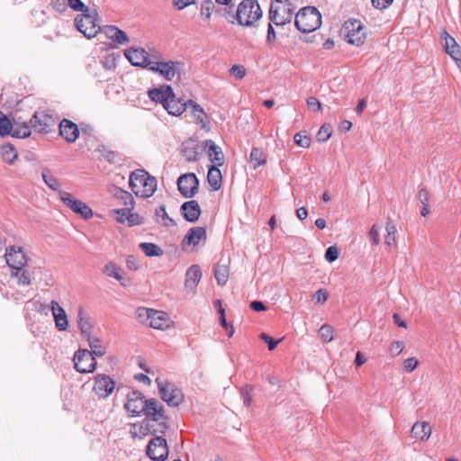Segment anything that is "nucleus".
Wrapping results in <instances>:
<instances>
[{
  "mask_svg": "<svg viewBox=\"0 0 461 461\" xmlns=\"http://www.w3.org/2000/svg\"><path fill=\"white\" fill-rule=\"evenodd\" d=\"M124 406L131 416L143 414L148 419H151L152 421L158 422L160 429L158 430L159 432L164 433L167 430V417L165 415L164 407L156 399H145L140 392L132 391L128 393Z\"/></svg>",
  "mask_w": 461,
  "mask_h": 461,
  "instance_id": "f257e3e1",
  "label": "nucleus"
},
{
  "mask_svg": "<svg viewBox=\"0 0 461 461\" xmlns=\"http://www.w3.org/2000/svg\"><path fill=\"white\" fill-rule=\"evenodd\" d=\"M129 185L136 196L149 198L157 189V179L144 169H137L131 172Z\"/></svg>",
  "mask_w": 461,
  "mask_h": 461,
  "instance_id": "f03ea898",
  "label": "nucleus"
},
{
  "mask_svg": "<svg viewBox=\"0 0 461 461\" xmlns=\"http://www.w3.org/2000/svg\"><path fill=\"white\" fill-rule=\"evenodd\" d=\"M294 23L298 31L309 33L321 26V15L315 7H303L296 14Z\"/></svg>",
  "mask_w": 461,
  "mask_h": 461,
  "instance_id": "7ed1b4c3",
  "label": "nucleus"
},
{
  "mask_svg": "<svg viewBox=\"0 0 461 461\" xmlns=\"http://www.w3.org/2000/svg\"><path fill=\"white\" fill-rule=\"evenodd\" d=\"M262 16L258 3L255 0H243L236 11V19L242 26H251Z\"/></svg>",
  "mask_w": 461,
  "mask_h": 461,
  "instance_id": "20e7f679",
  "label": "nucleus"
},
{
  "mask_svg": "<svg viewBox=\"0 0 461 461\" xmlns=\"http://www.w3.org/2000/svg\"><path fill=\"white\" fill-rule=\"evenodd\" d=\"M152 58H154V59L149 67L150 71L159 74L168 81H171L176 75L180 76L183 70V64L181 62L159 60V55L156 51H154Z\"/></svg>",
  "mask_w": 461,
  "mask_h": 461,
  "instance_id": "39448f33",
  "label": "nucleus"
},
{
  "mask_svg": "<svg viewBox=\"0 0 461 461\" xmlns=\"http://www.w3.org/2000/svg\"><path fill=\"white\" fill-rule=\"evenodd\" d=\"M97 16L98 14L95 9H89L77 16L75 26L87 39H91L101 31V27L96 23Z\"/></svg>",
  "mask_w": 461,
  "mask_h": 461,
  "instance_id": "423d86ee",
  "label": "nucleus"
},
{
  "mask_svg": "<svg viewBox=\"0 0 461 461\" xmlns=\"http://www.w3.org/2000/svg\"><path fill=\"white\" fill-rule=\"evenodd\" d=\"M294 8L288 0H276L269 9L270 21L276 26L291 23Z\"/></svg>",
  "mask_w": 461,
  "mask_h": 461,
  "instance_id": "0eeeda50",
  "label": "nucleus"
},
{
  "mask_svg": "<svg viewBox=\"0 0 461 461\" xmlns=\"http://www.w3.org/2000/svg\"><path fill=\"white\" fill-rule=\"evenodd\" d=\"M158 392L161 399L169 406H178L184 400V395L179 388L174 384L162 380L160 377L156 378Z\"/></svg>",
  "mask_w": 461,
  "mask_h": 461,
  "instance_id": "6e6552de",
  "label": "nucleus"
},
{
  "mask_svg": "<svg viewBox=\"0 0 461 461\" xmlns=\"http://www.w3.org/2000/svg\"><path fill=\"white\" fill-rule=\"evenodd\" d=\"M345 38L349 44L360 46L366 38V32L360 21L348 20L344 23Z\"/></svg>",
  "mask_w": 461,
  "mask_h": 461,
  "instance_id": "1a4fd4ad",
  "label": "nucleus"
},
{
  "mask_svg": "<svg viewBox=\"0 0 461 461\" xmlns=\"http://www.w3.org/2000/svg\"><path fill=\"white\" fill-rule=\"evenodd\" d=\"M73 361L76 370L79 373H93L95 370V358L88 349H78L74 355Z\"/></svg>",
  "mask_w": 461,
  "mask_h": 461,
  "instance_id": "9d476101",
  "label": "nucleus"
},
{
  "mask_svg": "<svg viewBox=\"0 0 461 461\" xmlns=\"http://www.w3.org/2000/svg\"><path fill=\"white\" fill-rule=\"evenodd\" d=\"M146 453L153 461H165L168 456L167 440L160 436L153 438L147 446Z\"/></svg>",
  "mask_w": 461,
  "mask_h": 461,
  "instance_id": "9b49d317",
  "label": "nucleus"
},
{
  "mask_svg": "<svg viewBox=\"0 0 461 461\" xmlns=\"http://www.w3.org/2000/svg\"><path fill=\"white\" fill-rule=\"evenodd\" d=\"M177 188L185 198L194 197L199 189V180L194 173L181 175L177 179Z\"/></svg>",
  "mask_w": 461,
  "mask_h": 461,
  "instance_id": "f8f14e48",
  "label": "nucleus"
},
{
  "mask_svg": "<svg viewBox=\"0 0 461 461\" xmlns=\"http://www.w3.org/2000/svg\"><path fill=\"white\" fill-rule=\"evenodd\" d=\"M59 199L66 206L74 212L80 214L84 219H89L93 216L92 209L86 203L75 199L69 193L59 191Z\"/></svg>",
  "mask_w": 461,
  "mask_h": 461,
  "instance_id": "ddd939ff",
  "label": "nucleus"
},
{
  "mask_svg": "<svg viewBox=\"0 0 461 461\" xmlns=\"http://www.w3.org/2000/svg\"><path fill=\"white\" fill-rule=\"evenodd\" d=\"M153 54L154 53L149 54L142 48H130L126 50L124 53L127 59L133 66L147 68L149 69L154 59V58H152Z\"/></svg>",
  "mask_w": 461,
  "mask_h": 461,
  "instance_id": "4468645a",
  "label": "nucleus"
},
{
  "mask_svg": "<svg viewBox=\"0 0 461 461\" xmlns=\"http://www.w3.org/2000/svg\"><path fill=\"white\" fill-rule=\"evenodd\" d=\"M5 258L7 265L12 269L23 268L27 264V256L21 247L10 246L7 248Z\"/></svg>",
  "mask_w": 461,
  "mask_h": 461,
  "instance_id": "2eb2a0df",
  "label": "nucleus"
},
{
  "mask_svg": "<svg viewBox=\"0 0 461 461\" xmlns=\"http://www.w3.org/2000/svg\"><path fill=\"white\" fill-rule=\"evenodd\" d=\"M206 240V230L203 227H193L191 228L185 236L184 237L181 247L185 251L189 250L191 245L197 247L201 242L205 243Z\"/></svg>",
  "mask_w": 461,
  "mask_h": 461,
  "instance_id": "dca6fc26",
  "label": "nucleus"
},
{
  "mask_svg": "<svg viewBox=\"0 0 461 461\" xmlns=\"http://www.w3.org/2000/svg\"><path fill=\"white\" fill-rule=\"evenodd\" d=\"M114 386L115 384L109 375L98 374L95 377L94 391L100 398L108 397L113 393Z\"/></svg>",
  "mask_w": 461,
  "mask_h": 461,
  "instance_id": "f3484780",
  "label": "nucleus"
},
{
  "mask_svg": "<svg viewBox=\"0 0 461 461\" xmlns=\"http://www.w3.org/2000/svg\"><path fill=\"white\" fill-rule=\"evenodd\" d=\"M203 149L212 166H221L224 163V154L221 149L212 140H206L203 143Z\"/></svg>",
  "mask_w": 461,
  "mask_h": 461,
  "instance_id": "a211bd4d",
  "label": "nucleus"
},
{
  "mask_svg": "<svg viewBox=\"0 0 461 461\" xmlns=\"http://www.w3.org/2000/svg\"><path fill=\"white\" fill-rule=\"evenodd\" d=\"M180 210L185 220L189 222L197 221L202 212L200 205L195 200L185 202Z\"/></svg>",
  "mask_w": 461,
  "mask_h": 461,
  "instance_id": "6ab92c4d",
  "label": "nucleus"
},
{
  "mask_svg": "<svg viewBox=\"0 0 461 461\" xmlns=\"http://www.w3.org/2000/svg\"><path fill=\"white\" fill-rule=\"evenodd\" d=\"M59 134L68 141L75 142L79 135V130L73 122L63 119L59 123Z\"/></svg>",
  "mask_w": 461,
  "mask_h": 461,
  "instance_id": "aec40b11",
  "label": "nucleus"
},
{
  "mask_svg": "<svg viewBox=\"0 0 461 461\" xmlns=\"http://www.w3.org/2000/svg\"><path fill=\"white\" fill-rule=\"evenodd\" d=\"M50 304L57 329L59 330H66L68 327V321L65 310L57 301H51Z\"/></svg>",
  "mask_w": 461,
  "mask_h": 461,
  "instance_id": "412c9836",
  "label": "nucleus"
},
{
  "mask_svg": "<svg viewBox=\"0 0 461 461\" xmlns=\"http://www.w3.org/2000/svg\"><path fill=\"white\" fill-rule=\"evenodd\" d=\"M149 97L157 103H161L165 107L168 98L173 97V89L170 86L164 85L159 88H153L149 91Z\"/></svg>",
  "mask_w": 461,
  "mask_h": 461,
  "instance_id": "4be33fe9",
  "label": "nucleus"
},
{
  "mask_svg": "<svg viewBox=\"0 0 461 461\" xmlns=\"http://www.w3.org/2000/svg\"><path fill=\"white\" fill-rule=\"evenodd\" d=\"M164 108L170 115L179 116L188 109V103L187 101L183 102L182 99L176 98L173 93V97L167 99Z\"/></svg>",
  "mask_w": 461,
  "mask_h": 461,
  "instance_id": "5701e85b",
  "label": "nucleus"
},
{
  "mask_svg": "<svg viewBox=\"0 0 461 461\" xmlns=\"http://www.w3.org/2000/svg\"><path fill=\"white\" fill-rule=\"evenodd\" d=\"M147 324L157 330L167 328L169 326L168 315L164 312L152 310Z\"/></svg>",
  "mask_w": 461,
  "mask_h": 461,
  "instance_id": "b1692460",
  "label": "nucleus"
},
{
  "mask_svg": "<svg viewBox=\"0 0 461 461\" xmlns=\"http://www.w3.org/2000/svg\"><path fill=\"white\" fill-rule=\"evenodd\" d=\"M202 276L201 269L199 266L193 265L191 266L185 274V287L186 289L194 292L200 282Z\"/></svg>",
  "mask_w": 461,
  "mask_h": 461,
  "instance_id": "393cba45",
  "label": "nucleus"
},
{
  "mask_svg": "<svg viewBox=\"0 0 461 461\" xmlns=\"http://www.w3.org/2000/svg\"><path fill=\"white\" fill-rule=\"evenodd\" d=\"M411 433L412 438L427 441L431 435V428L426 421H417L413 424Z\"/></svg>",
  "mask_w": 461,
  "mask_h": 461,
  "instance_id": "a878e982",
  "label": "nucleus"
},
{
  "mask_svg": "<svg viewBox=\"0 0 461 461\" xmlns=\"http://www.w3.org/2000/svg\"><path fill=\"white\" fill-rule=\"evenodd\" d=\"M101 30L107 38L113 40L116 43L123 44L129 42V38L126 33L115 26H104L103 29L101 28Z\"/></svg>",
  "mask_w": 461,
  "mask_h": 461,
  "instance_id": "bb28decb",
  "label": "nucleus"
},
{
  "mask_svg": "<svg viewBox=\"0 0 461 461\" xmlns=\"http://www.w3.org/2000/svg\"><path fill=\"white\" fill-rule=\"evenodd\" d=\"M441 41L442 45L446 50V52L450 56L454 57V55H459L461 52L459 45L456 43V40L447 33V32L443 31L441 33Z\"/></svg>",
  "mask_w": 461,
  "mask_h": 461,
  "instance_id": "cd10ccee",
  "label": "nucleus"
},
{
  "mask_svg": "<svg viewBox=\"0 0 461 461\" xmlns=\"http://www.w3.org/2000/svg\"><path fill=\"white\" fill-rule=\"evenodd\" d=\"M77 325L85 339L91 336L92 324L90 318L83 308H80L77 312Z\"/></svg>",
  "mask_w": 461,
  "mask_h": 461,
  "instance_id": "c85d7f7f",
  "label": "nucleus"
},
{
  "mask_svg": "<svg viewBox=\"0 0 461 461\" xmlns=\"http://www.w3.org/2000/svg\"><path fill=\"white\" fill-rule=\"evenodd\" d=\"M103 272L107 276L113 277L114 279L119 281L122 285L126 286L128 285L127 281L122 277L121 274L122 268L119 267L115 263L108 262L104 266Z\"/></svg>",
  "mask_w": 461,
  "mask_h": 461,
  "instance_id": "c756f323",
  "label": "nucleus"
},
{
  "mask_svg": "<svg viewBox=\"0 0 461 461\" xmlns=\"http://www.w3.org/2000/svg\"><path fill=\"white\" fill-rule=\"evenodd\" d=\"M50 117L44 113H35L31 119L32 127L39 132H47L49 127Z\"/></svg>",
  "mask_w": 461,
  "mask_h": 461,
  "instance_id": "7c9ffc66",
  "label": "nucleus"
},
{
  "mask_svg": "<svg viewBox=\"0 0 461 461\" xmlns=\"http://www.w3.org/2000/svg\"><path fill=\"white\" fill-rule=\"evenodd\" d=\"M220 166H211L208 170L207 180L213 190L217 191L221 186V173Z\"/></svg>",
  "mask_w": 461,
  "mask_h": 461,
  "instance_id": "2f4dec72",
  "label": "nucleus"
},
{
  "mask_svg": "<svg viewBox=\"0 0 461 461\" xmlns=\"http://www.w3.org/2000/svg\"><path fill=\"white\" fill-rule=\"evenodd\" d=\"M42 180L44 183L48 185L49 188H50L53 191H57L59 193V191H62L61 184L59 181V179L52 174L51 170L49 168H43L42 170Z\"/></svg>",
  "mask_w": 461,
  "mask_h": 461,
  "instance_id": "473e14b6",
  "label": "nucleus"
},
{
  "mask_svg": "<svg viewBox=\"0 0 461 461\" xmlns=\"http://www.w3.org/2000/svg\"><path fill=\"white\" fill-rule=\"evenodd\" d=\"M249 158L254 169H257L258 167L267 163L266 154L258 148H253L251 149Z\"/></svg>",
  "mask_w": 461,
  "mask_h": 461,
  "instance_id": "72a5a7b5",
  "label": "nucleus"
},
{
  "mask_svg": "<svg viewBox=\"0 0 461 461\" xmlns=\"http://www.w3.org/2000/svg\"><path fill=\"white\" fill-rule=\"evenodd\" d=\"M31 133H32L31 128L26 122H23L21 124L15 122L13 125V129H12L10 135L12 137L23 139V138L29 137L31 135Z\"/></svg>",
  "mask_w": 461,
  "mask_h": 461,
  "instance_id": "f704fd0d",
  "label": "nucleus"
},
{
  "mask_svg": "<svg viewBox=\"0 0 461 461\" xmlns=\"http://www.w3.org/2000/svg\"><path fill=\"white\" fill-rule=\"evenodd\" d=\"M188 108H191V112L193 115L195 117L196 122L200 124H202L203 127L205 126L206 123V114L203 111V109L197 104L196 103L193 102L192 100H188Z\"/></svg>",
  "mask_w": 461,
  "mask_h": 461,
  "instance_id": "c9c22d12",
  "label": "nucleus"
},
{
  "mask_svg": "<svg viewBox=\"0 0 461 461\" xmlns=\"http://www.w3.org/2000/svg\"><path fill=\"white\" fill-rule=\"evenodd\" d=\"M88 341V345L91 348L93 357H103L105 354V349L102 346V342L98 338L88 336L86 338Z\"/></svg>",
  "mask_w": 461,
  "mask_h": 461,
  "instance_id": "e433bc0d",
  "label": "nucleus"
},
{
  "mask_svg": "<svg viewBox=\"0 0 461 461\" xmlns=\"http://www.w3.org/2000/svg\"><path fill=\"white\" fill-rule=\"evenodd\" d=\"M0 153L3 160L8 164L14 163L17 158V152L11 144L3 145L0 149Z\"/></svg>",
  "mask_w": 461,
  "mask_h": 461,
  "instance_id": "4c0bfd02",
  "label": "nucleus"
},
{
  "mask_svg": "<svg viewBox=\"0 0 461 461\" xmlns=\"http://www.w3.org/2000/svg\"><path fill=\"white\" fill-rule=\"evenodd\" d=\"M140 248L147 257H159L163 255V249L154 243L142 242L140 244Z\"/></svg>",
  "mask_w": 461,
  "mask_h": 461,
  "instance_id": "58836bf2",
  "label": "nucleus"
},
{
  "mask_svg": "<svg viewBox=\"0 0 461 461\" xmlns=\"http://www.w3.org/2000/svg\"><path fill=\"white\" fill-rule=\"evenodd\" d=\"M155 215H156L157 221L161 219L163 221L162 224L166 227H172V226L176 225L175 221L171 217L168 216V214L166 211V207L164 205H161L158 209H156Z\"/></svg>",
  "mask_w": 461,
  "mask_h": 461,
  "instance_id": "ea45409f",
  "label": "nucleus"
},
{
  "mask_svg": "<svg viewBox=\"0 0 461 461\" xmlns=\"http://www.w3.org/2000/svg\"><path fill=\"white\" fill-rule=\"evenodd\" d=\"M385 229H386L387 233L384 238V244L388 247H392V246L395 245V242H396V238H395L396 227L394 226V224H393L391 220H388L386 222Z\"/></svg>",
  "mask_w": 461,
  "mask_h": 461,
  "instance_id": "a19ab883",
  "label": "nucleus"
},
{
  "mask_svg": "<svg viewBox=\"0 0 461 461\" xmlns=\"http://www.w3.org/2000/svg\"><path fill=\"white\" fill-rule=\"evenodd\" d=\"M183 155L188 161H196L198 158L197 146L193 142L185 144Z\"/></svg>",
  "mask_w": 461,
  "mask_h": 461,
  "instance_id": "79ce46f5",
  "label": "nucleus"
},
{
  "mask_svg": "<svg viewBox=\"0 0 461 461\" xmlns=\"http://www.w3.org/2000/svg\"><path fill=\"white\" fill-rule=\"evenodd\" d=\"M12 276L17 279V284L22 285H29L31 284V276L23 268L14 269Z\"/></svg>",
  "mask_w": 461,
  "mask_h": 461,
  "instance_id": "37998d69",
  "label": "nucleus"
},
{
  "mask_svg": "<svg viewBox=\"0 0 461 461\" xmlns=\"http://www.w3.org/2000/svg\"><path fill=\"white\" fill-rule=\"evenodd\" d=\"M13 125L5 114L0 112V136L10 135Z\"/></svg>",
  "mask_w": 461,
  "mask_h": 461,
  "instance_id": "c03bdc74",
  "label": "nucleus"
},
{
  "mask_svg": "<svg viewBox=\"0 0 461 461\" xmlns=\"http://www.w3.org/2000/svg\"><path fill=\"white\" fill-rule=\"evenodd\" d=\"M215 279L220 285H224L228 281V269L225 266H219L214 271Z\"/></svg>",
  "mask_w": 461,
  "mask_h": 461,
  "instance_id": "a18cd8bd",
  "label": "nucleus"
},
{
  "mask_svg": "<svg viewBox=\"0 0 461 461\" xmlns=\"http://www.w3.org/2000/svg\"><path fill=\"white\" fill-rule=\"evenodd\" d=\"M150 420H152L148 419L146 417V419L141 422V424L140 426V432L144 436L148 435V434H152V433H160L158 430L160 429L159 425L158 424V429H153V425L150 424Z\"/></svg>",
  "mask_w": 461,
  "mask_h": 461,
  "instance_id": "49530a36",
  "label": "nucleus"
},
{
  "mask_svg": "<svg viewBox=\"0 0 461 461\" xmlns=\"http://www.w3.org/2000/svg\"><path fill=\"white\" fill-rule=\"evenodd\" d=\"M294 141L296 145L302 148H309L311 145V138L305 132H297L294 136Z\"/></svg>",
  "mask_w": 461,
  "mask_h": 461,
  "instance_id": "de8ad7c7",
  "label": "nucleus"
},
{
  "mask_svg": "<svg viewBox=\"0 0 461 461\" xmlns=\"http://www.w3.org/2000/svg\"><path fill=\"white\" fill-rule=\"evenodd\" d=\"M319 335L323 342H330L333 339V329L328 324L322 325L319 330Z\"/></svg>",
  "mask_w": 461,
  "mask_h": 461,
  "instance_id": "09e8293b",
  "label": "nucleus"
},
{
  "mask_svg": "<svg viewBox=\"0 0 461 461\" xmlns=\"http://www.w3.org/2000/svg\"><path fill=\"white\" fill-rule=\"evenodd\" d=\"M331 132H332L331 126L324 124L323 126L321 127V129L319 130V131L317 133L318 141H320V142L327 141L330 139V137L331 136Z\"/></svg>",
  "mask_w": 461,
  "mask_h": 461,
  "instance_id": "8fccbe9b",
  "label": "nucleus"
},
{
  "mask_svg": "<svg viewBox=\"0 0 461 461\" xmlns=\"http://www.w3.org/2000/svg\"><path fill=\"white\" fill-rule=\"evenodd\" d=\"M214 9V4L212 1H204L200 9L201 15L205 19H210L212 13Z\"/></svg>",
  "mask_w": 461,
  "mask_h": 461,
  "instance_id": "3c124183",
  "label": "nucleus"
},
{
  "mask_svg": "<svg viewBox=\"0 0 461 461\" xmlns=\"http://www.w3.org/2000/svg\"><path fill=\"white\" fill-rule=\"evenodd\" d=\"M259 338L267 344V348L269 350H274L277 344L280 343L283 339H275L271 336L264 332L260 333Z\"/></svg>",
  "mask_w": 461,
  "mask_h": 461,
  "instance_id": "603ef678",
  "label": "nucleus"
},
{
  "mask_svg": "<svg viewBox=\"0 0 461 461\" xmlns=\"http://www.w3.org/2000/svg\"><path fill=\"white\" fill-rule=\"evenodd\" d=\"M68 4L71 9L77 12L85 13L89 10L81 0H68Z\"/></svg>",
  "mask_w": 461,
  "mask_h": 461,
  "instance_id": "864d4df0",
  "label": "nucleus"
},
{
  "mask_svg": "<svg viewBox=\"0 0 461 461\" xmlns=\"http://www.w3.org/2000/svg\"><path fill=\"white\" fill-rule=\"evenodd\" d=\"M339 251L335 246L329 247L325 251V259L333 262L339 258Z\"/></svg>",
  "mask_w": 461,
  "mask_h": 461,
  "instance_id": "5fc2aeb1",
  "label": "nucleus"
},
{
  "mask_svg": "<svg viewBox=\"0 0 461 461\" xmlns=\"http://www.w3.org/2000/svg\"><path fill=\"white\" fill-rule=\"evenodd\" d=\"M126 222L129 226L140 225L143 223V218L138 213H131L130 212L126 217Z\"/></svg>",
  "mask_w": 461,
  "mask_h": 461,
  "instance_id": "6e6d98bb",
  "label": "nucleus"
},
{
  "mask_svg": "<svg viewBox=\"0 0 461 461\" xmlns=\"http://www.w3.org/2000/svg\"><path fill=\"white\" fill-rule=\"evenodd\" d=\"M230 72L238 79L243 78L246 75L244 68L239 65H233L230 68Z\"/></svg>",
  "mask_w": 461,
  "mask_h": 461,
  "instance_id": "4d7b16f0",
  "label": "nucleus"
},
{
  "mask_svg": "<svg viewBox=\"0 0 461 461\" xmlns=\"http://www.w3.org/2000/svg\"><path fill=\"white\" fill-rule=\"evenodd\" d=\"M372 5L378 10H384L388 8L393 2V0H371Z\"/></svg>",
  "mask_w": 461,
  "mask_h": 461,
  "instance_id": "13d9d810",
  "label": "nucleus"
},
{
  "mask_svg": "<svg viewBox=\"0 0 461 461\" xmlns=\"http://www.w3.org/2000/svg\"><path fill=\"white\" fill-rule=\"evenodd\" d=\"M368 237H369L370 240L372 241L373 245L376 246L379 244V242H380L379 232H378V230H377L375 224H374L372 226L371 230H369Z\"/></svg>",
  "mask_w": 461,
  "mask_h": 461,
  "instance_id": "bf43d9fd",
  "label": "nucleus"
},
{
  "mask_svg": "<svg viewBox=\"0 0 461 461\" xmlns=\"http://www.w3.org/2000/svg\"><path fill=\"white\" fill-rule=\"evenodd\" d=\"M328 299V294L324 289H319L313 294V300L319 303H324Z\"/></svg>",
  "mask_w": 461,
  "mask_h": 461,
  "instance_id": "052dcab7",
  "label": "nucleus"
},
{
  "mask_svg": "<svg viewBox=\"0 0 461 461\" xmlns=\"http://www.w3.org/2000/svg\"><path fill=\"white\" fill-rule=\"evenodd\" d=\"M152 310L153 309L139 308L137 311L139 320L142 322H148L149 314H151Z\"/></svg>",
  "mask_w": 461,
  "mask_h": 461,
  "instance_id": "680f3d73",
  "label": "nucleus"
},
{
  "mask_svg": "<svg viewBox=\"0 0 461 461\" xmlns=\"http://www.w3.org/2000/svg\"><path fill=\"white\" fill-rule=\"evenodd\" d=\"M418 366V360L414 357H409L404 360L403 366L408 372H412Z\"/></svg>",
  "mask_w": 461,
  "mask_h": 461,
  "instance_id": "e2e57ef3",
  "label": "nucleus"
},
{
  "mask_svg": "<svg viewBox=\"0 0 461 461\" xmlns=\"http://www.w3.org/2000/svg\"><path fill=\"white\" fill-rule=\"evenodd\" d=\"M307 105H308L310 110L314 111V112L321 110V104L315 97H309L307 99Z\"/></svg>",
  "mask_w": 461,
  "mask_h": 461,
  "instance_id": "0e129e2a",
  "label": "nucleus"
},
{
  "mask_svg": "<svg viewBox=\"0 0 461 461\" xmlns=\"http://www.w3.org/2000/svg\"><path fill=\"white\" fill-rule=\"evenodd\" d=\"M251 388H249L246 386L245 388L241 389V396L243 399V403L246 407L250 406L251 404V396H250Z\"/></svg>",
  "mask_w": 461,
  "mask_h": 461,
  "instance_id": "69168bd1",
  "label": "nucleus"
},
{
  "mask_svg": "<svg viewBox=\"0 0 461 461\" xmlns=\"http://www.w3.org/2000/svg\"><path fill=\"white\" fill-rule=\"evenodd\" d=\"M404 348V345L401 341H393L390 346V352L391 354L397 356L399 355Z\"/></svg>",
  "mask_w": 461,
  "mask_h": 461,
  "instance_id": "338daca9",
  "label": "nucleus"
},
{
  "mask_svg": "<svg viewBox=\"0 0 461 461\" xmlns=\"http://www.w3.org/2000/svg\"><path fill=\"white\" fill-rule=\"evenodd\" d=\"M126 267L131 270L136 271L139 268V263L135 257L133 256H128L126 259Z\"/></svg>",
  "mask_w": 461,
  "mask_h": 461,
  "instance_id": "774afa93",
  "label": "nucleus"
}]
</instances>
